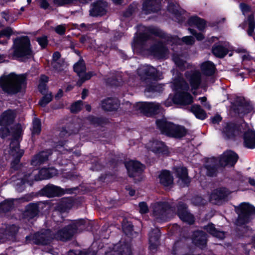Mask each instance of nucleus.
I'll return each instance as SVG.
<instances>
[{
	"instance_id": "nucleus-1",
	"label": "nucleus",
	"mask_w": 255,
	"mask_h": 255,
	"mask_svg": "<svg viewBox=\"0 0 255 255\" xmlns=\"http://www.w3.org/2000/svg\"><path fill=\"white\" fill-rule=\"evenodd\" d=\"M12 57L20 62H29L34 58L30 40L27 36L17 37L14 39Z\"/></svg>"
},
{
	"instance_id": "nucleus-2",
	"label": "nucleus",
	"mask_w": 255,
	"mask_h": 255,
	"mask_svg": "<svg viewBox=\"0 0 255 255\" xmlns=\"http://www.w3.org/2000/svg\"><path fill=\"white\" fill-rule=\"evenodd\" d=\"M26 77L14 73L3 74L0 77V87L5 93L14 95L19 92L25 86Z\"/></svg>"
},
{
	"instance_id": "nucleus-3",
	"label": "nucleus",
	"mask_w": 255,
	"mask_h": 255,
	"mask_svg": "<svg viewBox=\"0 0 255 255\" xmlns=\"http://www.w3.org/2000/svg\"><path fill=\"white\" fill-rule=\"evenodd\" d=\"M238 155L234 151L229 150L225 152L219 160L215 158L210 159L207 162L205 167L207 170L206 173L208 176H214L217 171V162L221 166H234L238 159Z\"/></svg>"
},
{
	"instance_id": "nucleus-4",
	"label": "nucleus",
	"mask_w": 255,
	"mask_h": 255,
	"mask_svg": "<svg viewBox=\"0 0 255 255\" xmlns=\"http://www.w3.org/2000/svg\"><path fill=\"white\" fill-rule=\"evenodd\" d=\"M156 125L162 133L170 136L180 138L186 134V130L183 127L168 123L164 119L157 120Z\"/></svg>"
},
{
	"instance_id": "nucleus-5",
	"label": "nucleus",
	"mask_w": 255,
	"mask_h": 255,
	"mask_svg": "<svg viewBox=\"0 0 255 255\" xmlns=\"http://www.w3.org/2000/svg\"><path fill=\"white\" fill-rule=\"evenodd\" d=\"M84 224V221L83 220L74 221L71 224L56 232H52L54 233V238L62 241L68 240L78 232V228Z\"/></svg>"
},
{
	"instance_id": "nucleus-6",
	"label": "nucleus",
	"mask_w": 255,
	"mask_h": 255,
	"mask_svg": "<svg viewBox=\"0 0 255 255\" xmlns=\"http://www.w3.org/2000/svg\"><path fill=\"white\" fill-rule=\"evenodd\" d=\"M152 208L153 214L158 222L165 221L172 216L171 205L167 202L156 203Z\"/></svg>"
},
{
	"instance_id": "nucleus-7",
	"label": "nucleus",
	"mask_w": 255,
	"mask_h": 255,
	"mask_svg": "<svg viewBox=\"0 0 255 255\" xmlns=\"http://www.w3.org/2000/svg\"><path fill=\"white\" fill-rule=\"evenodd\" d=\"M137 73L141 79L146 83H150L152 80H158L163 78L162 73L151 66L144 65L138 69Z\"/></svg>"
},
{
	"instance_id": "nucleus-8",
	"label": "nucleus",
	"mask_w": 255,
	"mask_h": 255,
	"mask_svg": "<svg viewBox=\"0 0 255 255\" xmlns=\"http://www.w3.org/2000/svg\"><path fill=\"white\" fill-rule=\"evenodd\" d=\"M54 239V233L49 230H42L33 235L26 237V241L28 243H32L35 244L46 245Z\"/></svg>"
},
{
	"instance_id": "nucleus-9",
	"label": "nucleus",
	"mask_w": 255,
	"mask_h": 255,
	"mask_svg": "<svg viewBox=\"0 0 255 255\" xmlns=\"http://www.w3.org/2000/svg\"><path fill=\"white\" fill-rule=\"evenodd\" d=\"M238 214L237 224L241 225L248 223L250 220V216L255 214V209L251 205L243 203L236 209Z\"/></svg>"
},
{
	"instance_id": "nucleus-10",
	"label": "nucleus",
	"mask_w": 255,
	"mask_h": 255,
	"mask_svg": "<svg viewBox=\"0 0 255 255\" xmlns=\"http://www.w3.org/2000/svg\"><path fill=\"white\" fill-rule=\"evenodd\" d=\"M135 110L149 116L156 114L161 111V107L158 103L138 102L133 106Z\"/></svg>"
},
{
	"instance_id": "nucleus-11",
	"label": "nucleus",
	"mask_w": 255,
	"mask_h": 255,
	"mask_svg": "<svg viewBox=\"0 0 255 255\" xmlns=\"http://www.w3.org/2000/svg\"><path fill=\"white\" fill-rule=\"evenodd\" d=\"M19 229V227L15 224H2L0 227V243L14 238Z\"/></svg>"
},
{
	"instance_id": "nucleus-12",
	"label": "nucleus",
	"mask_w": 255,
	"mask_h": 255,
	"mask_svg": "<svg viewBox=\"0 0 255 255\" xmlns=\"http://www.w3.org/2000/svg\"><path fill=\"white\" fill-rule=\"evenodd\" d=\"M147 51L151 56L157 59L165 58L169 51L166 44L161 41H158L151 45Z\"/></svg>"
},
{
	"instance_id": "nucleus-13",
	"label": "nucleus",
	"mask_w": 255,
	"mask_h": 255,
	"mask_svg": "<svg viewBox=\"0 0 255 255\" xmlns=\"http://www.w3.org/2000/svg\"><path fill=\"white\" fill-rule=\"evenodd\" d=\"M147 31L150 34L164 39L166 42V44L177 45L179 41V39L177 36L168 34L157 27H149Z\"/></svg>"
},
{
	"instance_id": "nucleus-14",
	"label": "nucleus",
	"mask_w": 255,
	"mask_h": 255,
	"mask_svg": "<svg viewBox=\"0 0 255 255\" xmlns=\"http://www.w3.org/2000/svg\"><path fill=\"white\" fill-rule=\"evenodd\" d=\"M107 2L103 0H97L90 5L89 15L93 17H102L106 14Z\"/></svg>"
},
{
	"instance_id": "nucleus-15",
	"label": "nucleus",
	"mask_w": 255,
	"mask_h": 255,
	"mask_svg": "<svg viewBox=\"0 0 255 255\" xmlns=\"http://www.w3.org/2000/svg\"><path fill=\"white\" fill-rule=\"evenodd\" d=\"M23 153V150L19 149V144L18 140H12L10 144L9 154L13 157L11 161L13 167L19 163Z\"/></svg>"
},
{
	"instance_id": "nucleus-16",
	"label": "nucleus",
	"mask_w": 255,
	"mask_h": 255,
	"mask_svg": "<svg viewBox=\"0 0 255 255\" xmlns=\"http://www.w3.org/2000/svg\"><path fill=\"white\" fill-rule=\"evenodd\" d=\"M125 166L130 177H134L140 174L143 170L144 166L137 161L130 160L126 162Z\"/></svg>"
},
{
	"instance_id": "nucleus-17",
	"label": "nucleus",
	"mask_w": 255,
	"mask_h": 255,
	"mask_svg": "<svg viewBox=\"0 0 255 255\" xmlns=\"http://www.w3.org/2000/svg\"><path fill=\"white\" fill-rule=\"evenodd\" d=\"M229 193V191L225 188L216 189L211 194L210 201L213 204H219L221 201L225 199Z\"/></svg>"
},
{
	"instance_id": "nucleus-18",
	"label": "nucleus",
	"mask_w": 255,
	"mask_h": 255,
	"mask_svg": "<svg viewBox=\"0 0 255 255\" xmlns=\"http://www.w3.org/2000/svg\"><path fill=\"white\" fill-rule=\"evenodd\" d=\"M73 69L80 78L77 82V85L79 86H80L86 80L90 79L92 76L91 72L86 73L85 65H74Z\"/></svg>"
},
{
	"instance_id": "nucleus-19",
	"label": "nucleus",
	"mask_w": 255,
	"mask_h": 255,
	"mask_svg": "<svg viewBox=\"0 0 255 255\" xmlns=\"http://www.w3.org/2000/svg\"><path fill=\"white\" fill-rule=\"evenodd\" d=\"M159 9L158 0H144L143 2L142 10L145 14L156 12Z\"/></svg>"
},
{
	"instance_id": "nucleus-20",
	"label": "nucleus",
	"mask_w": 255,
	"mask_h": 255,
	"mask_svg": "<svg viewBox=\"0 0 255 255\" xmlns=\"http://www.w3.org/2000/svg\"><path fill=\"white\" fill-rule=\"evenodd\" d=\"M177 214L180 219L189 224H192L194 221V217L187 210L185 204L182 202L178 203Z\"/></svg>"
},
{
	"instance_id": "nucleus-21",
	"label": "nucleus",
	"mask_w": 255,
	"mask_h": 255,
	"mask_svg": "<svg viewBox=\"0 0 255 255\" xmlns=\"http://www.w3.org/2000/svg\"><path fill=\"white\" fill-rule=\"evenodd\" d=\"M239 133L238 127L233 123L225 124L222 129L223 135L226 138H232Z\"/></svg>"
},
{
	"instance_id": "nucleus-22",
	"label": "nucleus",
	"mask_w": 255,
	"mask_h": 255,
	"mask_svg": "<svg viewBox=\"0 0 255 255\" xmlns=\"http://www.w3.org/2000/svg\"><path fill=\"white\" fill-rule=\"evenodd\" d=\"M186 77L190 82L193 89H197L201 82V74L198 71H193L186 73Z\"/></svg>"
},
{
	"instance_id": "nucleus-23",
	"label": "nucleus",
	"mask_w": 255,
	"mask_h": 255,
	"mask_svg": "<svg viewBox=\"0 0 255 255\" xmlns=\"http://www.w3.org/2000/svg\"><path fill=\"white\" fill-rule=\"evenodd\" d=\"M43 194L48 197L59 196L64 194L66 191L59 186L52 184L46 186L42 190Z\"/></svg>"
},
{
	"instance_id": "nucleus-24",
	"label": "nucleus",
	"mask_w": 255,
	"mask_h": 255,
	"mask_svg": "<svg viewBox=\"0 0 255 255\" xmlns=\"http://www.w3.org/2000/svg\"><path fill=\"white\" fill-rule=\"evenodd\" d=\"M131 248L129 245L118 244L114 246L112 251L106 253L105 255H131Z\"/></svg>"
},
{
	"instance_id": "nucleus-25",
	"label": "nucleus",
	"mask_w": 255,
	"mask_h": 255,
	"mask_svg": "<svg viewBox=\"0 0 255 255\" xmlns=\"http://www.w3.org/2000/svg\"><path fill=\"white\" fill-rule=\"evenodd\" d=\"M57 174V171L54 168H42L38 174L34 176L33 180L38 181L49 179Z\"/></svg>"
},
{
	"instance_id": "nucleus-26",
	"label": "nucleus",
	"mask_w": 255,
	"mask_h": 255,
	"mask_svg": "<svg viewBox=\"0 0 255 255\" xmlns=\"http://www.w3.org/2000/svg\"><path fill=\"white\" fill-rule=\"evenodd\" d=\"M187 23L190 26H195L200 31H204L207 26V21L197 15L190 17L187 20Z\"/></svg>"
},
{
	"instance_id": "nucleus-27",
	"label": "nucleus",
	"mask_w": 255,
	"mask_h": 255,
	"mask_svg": "<svg viewBox=\"0 0 255 255\" xmlns=\"http://www.w3.org/2000/svg\"><path fill=\"white\" fill-rule=\"evenodd\" d=\"M101 107L104 111H113L117 110L120 103L118 99L115 98H108L101 102Z\"/></svg>"
},
{
	"instance_id": "nucleus-28",
	"label": "nucleus",
	"mask_w": 255,
	"mask_h": 255,
	"mask_svg": "<svg viewBox=\"0 0 255 255\" xmlns=\"http://www.w3.org/2000/svg\"><path fill=\"white\" fill-rule=\"evenodd\" d=\"M243 138L245 146L249 148H255V131L249 129L244 133Z\"/></svg>"
},
{
	"instance_id": "nucleus-29",
	"label": "nucleus",
	"mask_w": 255,
	"mask_h": 255,
	"mask_svg": "<svg viewBox=\"0 0 255 255\" xmlns=\"http://www.w3.org/2000/svg\"><path fill=\"white\" fill-rule=\"evenodd\" d=\"M176 174L179 178L178 183L182 186L188 185L190 180L187 175V170L185 167H177L175 170Z\"/></svg>"
},
{
	"instance_id": "nucleus-30",
	"label": "nucleus",
	"mask_w": 255,
	"mask_h": 255,
	"mask_svg": "<svg viewBox=\"0 0 255 255\" xmlns=\"http://www.w3.org/2000/svg\"><path fill=\"white\" fill-rule=\"evenodd\" d=\"M174 100L178 104L186 105L191 104L193 102V98L190 94L183 92L176 94Z\"/></svg>"
},
{
	"instance_id": "nucleus-31",
	"label": "nucleus",
	"mask_w": 255,
	"mask_h": 255,
	"mask_svg": "<svg viewBox=\"0 0 255 255\" xmlns=\"http://www.w3.org/2000/svg\"><path fill=\"white\" fill-rule=\"evenodd\" d=\"M193 242L196 246L202 248L207 243V235L203 231H197L193 235Z\"/></svg>"
},
{
	"instance_id": "nucleus-32",
	"label": "nucleus",
	"mask_w": 255,
	"mask_h": 255,
	"mask_svg": "<svg viewBox=\"0 0 255 255\" xmlns=\"http://www.w3.org/2000/svg\"><path fill=\"white\" fill-rule=\"evenodd\" d=\"M160 183L164 187H171L173 183V177L170 172L163 170L159 175Z\"/></svg>"
},
{
	"instance_id": "nucleus-33",
	"label": "nucleus",
	"mask_w": 255,
	"mask_h": 255,
	"mask_svg": "<svg viewBox=\"0 0 255 255\" xmlns=\"http://www.w3.org/2000/svg\"><path fill=\"white\" fill-rule=\"evenodd\" d=\"M160 236V231L157 228L152 230L149 233V248L151 250H154L158 246Z\"/></svg>"
},
{
	"instance_id": "nucleus-34",
	"label": "nucleus",
	"mask_w": 255,
	"mask_h": 255,
	"mask_svg": "<svg viewBox=\"0 0 255 255\" xmlns=\"http://www.w3.org/2000/svg\"><path fill=\"white\" fill-rule=\"evenodd\" d=\"M14 118V113L11 110L3 112L0 116V126H7L12 124Z\"/></svg>"
},
{
	"instance_id": "nucleus-35",
	"label": "nucleus",
	"mask_w": 255,
	"mask_h": 255,
	"mask_svg": "<svg viewBox=\"0 0 255 255\" xmlns=\"http://www.w3.org/2000/svg\"><path fill=\"white\" fill-rule=\"evenodd\" d=\"M148 148L155 153H163L166 150V147L163 142L154 140L148 144Z\"/></svg>"
},
{
	"instance_id": "nucleus-36",
	"label": "nucleus",
	"mask_w": 255,
	"mask_h": 255,
	"mask_svg": "<svg viewBox=\"0 0 255 255\" xmlns=\"http://www.w3.org/2000/svg\"><path fill=\"white\" fill-rule=\"evenodd\" d=\"M212 52L216 57L222 58L224 57L228 53L229 50L223 45L216 43L212 47Z\"/></svg>"
},
{
	"instance_id": "nucleus-37",
	"label": "nucleus",
	"mask_w": 255,
	"mask_h": 255,
	"mask_svg": "<svg viewBox=\"0 0 255 255\" xmlns=\"http://www.w3.org/2000/svg\"><path fill=\"white\" fill-rule=\"evenodd\" d=\"M51 154V150L42 151L38 154L35 155L31 160V164L36 166L43 163L48 159L49 156Z\"/></svg>"
},
{
	"instance_id": "nucleus-38",
	"label": "nucleus",
	"mask_w": 255,
	"mask_h": 255,
	"mask_svg": "<svg viewBox=\"0 0 255 255\" xmlns=\"http://www.w3.org/2000/svg\"><path fill=\"white\" fill-rule=\"evenodd\" d=\"M39 213L38 207L36 204H30L26 207L24 215L25 217L32 219L37 216Z\"/></svg>"
},
{
	"instance_id": "nucleus-39",
	"label": "nucleus",
	"mask_w": 255,
	"mask_h": 255,
	"mask_svg": "<svg viewBox=\"0 0 255 255\" xmlns=\"http://www.w3.org/2000/svg\"><path fill=\"white\" fill-rule=\"evenodd\" d=\"M204 229L213 237L220 239H223L225 237V234L223 232L217 230L213 224H209L204 227Z\"/></svg>"
},
{
	"instance_id": "nucleus-40",
	"label": "nucleus",
	"mask_w": 255,
	"mask_h": 255,
	"mask_svg": "<svg viewBox=\"0 0 255 255\" xmlns=\"http://www.w3.org/2000/svg\"><path fill=\"white\" fill-rule=\"evenodd\" d=\"M253 110L252 106L249 103L243 101L237 106L236 111L240 114H247L250 113Z\"/></svg>"
},
{
	"instance_id": "nucleus-41",
	"label": "nucleus",
	"mask_w": 255,
	"mask_h": 255,
	"mask_svg": "<svg viewBox=\"0 0 255 255\" xmlns=\"http://www.w3.org/2000/svg\"><path fill=\"white\" fill-rule=\"evenodd\" d=\"M150 35L147 33H140L139 35L134 39V46H143L146 42L149 39Z\"/></svg>"
},
{
	"instance_id": "nucleus-42",
	"label": "nucleus",
	"mask_w": 255,
	"mask_h": 255,
	"mask_svg": "<svg viewBox=\"0 0 255 255\" xmlns=\"http://www.w3.org/2000/svg\"><path fill=\"white\" fill-rule=\"evenodd\" d=\"M191 111L194 114L197 118L200 120H204L207 117L205 112L199 105H193L191 108Z\"/></svg>"
},
{
	"instance_id": "nucleus-43",
	"label": "nucleus",
	"mask_w": 255,
	"mask_h": 255,
	"mask_svg": "<svg viewBox=\"0 0 255 255\" xmlns=\"http://www.w3.org/2000/svg\"><path fill=\"white\" fill-rule=\"evenodd\" d=\"M248 28L247 30L248 34L250 36H253L255 29V20L254 13H251L248 15L247 18Z\"/></svg>"
},
{
	"instance_id": "nucleus-44",
	"label": "nucleus",
	"mask_w": 255,
	"mask_h": 255,
	"mask_svg": "<svg viewBox=\"0 0 255 255\" xmlns=\"http://www.w3.org/2000/svg\"><path fill=\"white\" fill-rule=\"evenodd\" d=\"M18 176L19 177L16 181L17 185L19 184L23 185L26 183L31 185L33 183V177H31V173L30 172L24 175L22 177L20 176V175H18Z\"/></svg>"
},
{
	"instance_id": "nucleus-45",
	"label": "nucleus",
	"mask_w": 255,
	"mask_h": 255,
	"mask_svg": "<svg viewBox=\"0 0 255 255\" xmlns=\"http://www.w3.org/2000/svg\"><path fill=\"white\" fill-rule=\"evenodd\" d=\"M18 176L19 177L16 181L17 185L19 184L23 185L26 183L31 185L33 183V177H31V173L30 172L24 175L22 177L20 176V175H18Z\"/></svg>"
},
{
	"instance_id": "nucleus-46",
	"label": "nucleus",
	"mask_w": 255,
	"mask_h": 255,
	"mask_svg": "<svg viewBox=\"0 0 255 255\" xmlns=\"http://www.w3.org/2000/svg\"><path fill=\"white\" fill-rule=\"evenodd\" d=\"M14 199H7L0 203V211L6 212L9 211L13 207Z\"/></svg>"
},
{
	"instance_id": "nucleus-47",
	"label": "nucleus",
	"mask_w": 255,
	"mask_h": 255,
	"mask_svg": "<svg viewBox=\"0 0 255 255\" xmlns=\"http://www.w3.org/2000/svg\"><path fill=\"white\" fill-rule=\"evenodd\" d=\"M203 73L206 76H211L216 72L215 65H201Z\"/></svg>"
},
{
	"instance_id": "nucleus-48",
	"label": "nucleus",
	"mask_w": 255,
	"mask_h": 255,
	"mask_svg": "<svg viewBox=\"0 0 255 255\" xmlns=\"http://www.w3.org/2000/svg\"><path fill=\"white\" fill-rule=\"evenodd\" d=\"M238 67L234 69L235 72L237 73L238 75L244 78L246 75L252 72V70L249 68L244 67L243 65H237Z\"/></svg>"
},
{
	"instance_id": "nucleus-49",
	"label": "nucleus",
	"mask_w": 255,
	"mask_h": 255,
	"mask_svg": "<svg viewBox=\"0 0 255 255\" xmlns=\"http://www.w3.org/2000/svg\"><path fill=\"white\" fill-rule=\"evenodd\" d=\"M33 126L32 128V135H38L41 131V123L39 119H35L33 121Z\"/></svg>"
},
{
	"instance_id": "nucleus-50",
	"label": "nucleus",
	"mask_w": 255,
	"mask_h": 255,
	"mask_svg": "<svg viewBox=\"0 0 255 255\" xmlns=\"http://www.w3.org/2000/svg\"><path fill=\"white\" fill-rule=\"evenodd\" d=\"M36 41L38 42L42 49L46 48L49 42L48 37L45 35H42L41 36L37 37L36 38Z\"/></svg>"
},
{
	"instance_id": "nucleus-51",
	"label": "nucleus",
	"mask_w": 255,
	"mask_h": 255,
	"mask_svg": "<svg viewBox=\"0 0 255 255\" xmlns=\"http://www.w3.org/2000/svg\"><path fill=\"white\" fill-rule=\"evenodd\" d=\"M52 99V93H49L45 94L39 101V104L41 107H45L47 104L51 101Z\"/></svg>"
},
{
	"instance_id": "nucleus-52",
	"label": "nucleus",
	"mask_w": 255,
	"mask_h": 255,
	"mask_svg": "<svg viewBox=\"0 0 255 255\" xmlns=\"http://www.w3.org/2000/svg\"><path fill=\"white\" fill-rule=\"evenodd\" d=\"M53 2L58 6L71 4H77V0H53Z\"/></svg>"
},
{
	"instance_id": "nucleus-53",
	"label": "nucleus",
	"mask_w": 255,
	"mask_h": 255,
	"mask_svg": "<svg viewBox=\"0 0 255 255\" xmlns=\"http://www.w3.org/2000/svg\"><path fill=\"white\" fill-rule=\"evenodd\" d=\"M83 105V102L81 101H78L73 104L71 107V111L72 113H77L81 109Z\"/></svg>"
},
{
	"instance_id": "nucleus-54",
	"label": "nucleus",
	"mask_w": 255,
	"mask_h": 255,
	"mask_svg": "<svg viewBox=\"0 0 255 255\" xmlns=\"http://www.w3.org/2000/svg\"><path fill=\"white\" fill-rule=\"evenodd\" d=\"M240 8L244 15L246 13L250 12L252 11V7L251 5L245 3L241 2L239 5Z\"/></svg>"
},
{
	"instance_id": "nucleus-55",
	"label": "nucleus",
	"mask_w": 255,
	"mask_h": 255,
	"mask_svg": "<svg viewBox=\"0 0 255 255\" xmlns=\"http://www.w3.org/2000/svg\"><path fill=\"white\" fill-rule=\"evenodd\" d=\"M135 11V7L132 5L131 4H130L128 5V8L125 10L123 13V16L124 17H130L133 13H134Z\"/></svg>"
},
{
	"instance_id": "nucleus-56",
	"label": "nucleus",
	"mask_w": 255,
	"mask_h": 255,
	"mask_svg": "<svg viewBox=\"0 0 255 255\" xmlns=\"http://www.w3.org/2000/svg\"><path fill=\"white\" fill-rule=\"evenodd\" d=\"M172 60L174 64H189L181 58L180 56L177 53H173L172 55Z\"/></svg>"
},
{
	"instance_id": "nucleus-57",
	"label": "nucleus",
	"mask_w": 255,
	"mask_h": 255,
	"mask_svg": "<svg viewBox=\"0 0 255 255\" xmlns=\"http://www.w3.org/2000/svg\"><path fill=\"white\" fill-rule=\"evenodd\" d=\"M55 32L60 35H63L66 32V27L65 25L60 24L55 27L54 29Z\"/></svg>"
},
{
	"instance_id": "nucleus-58",
	"label": "nucleus",
	"mask_w": 255,
	"mask_h": 255,
	"mask_svg": "<svg viewBox=\"0 0 255 255\" xmlns=\"http://www.w3.org/2000/svg\"><path fill=\"white\" fill-rule=\"evenodd\" d=\"M182 41L187 45H192L195 42L194 38L192 36H186L182 38Z\"/></svg>"
},
{
	"instance_id": "nucleus-59",
	"label": "nucleus",
	"mask_w": 255,
	"mask_h": 255,
	"mask_svg": "<svg viewBox=\"0 0 255 255\" xmlns=\"http://www.w3.org/2000/svg\"><path fill=\"white\" fill-rule=\"evenodd\" d=\"M192 203L196 205H204L206 203V201L201 197L197 196L193 198L192 200Z\"/></svg>"
},
{
	"instance_id": "nucleus-60",
	"label": "nucleus",
	"mask_w": 255,
	"mask_h": 255,
	"mask_svg": "<svg viewBox=\"0 0 255 255\" xmlns=\"http://www.w3.org/2000/svg\"><path fill=\"white\" fill-rule=\"evenodd\" d=\"M2 34L3 37H6L9 38L10 36L12 34V30L11 27H7L1 30Z\"/></svg>"
},
{
	"instance_id": "nucleus-61",
	"label": "nucleus",
	"mask_w": 255,
	"mask_h": 255,
	"mask_svg": "<svg viewBox=\"0 0 255 255\" xmlns=\"http://www.w3.org/2000/svg\"><path fill=\"white\" fill-rule=\"evenodd\" d=\"M241 59L242 61H251L253 60L255 62L254 58L249 54V52L247 51L246 52L244 53V54L241 56Z\"/></svg>"
},
{
	"instance_id": "nucleus-62",
	"label": "nucleus",
	"mask_w": 255,
	"mask_h": 255,
	"mask_svg": "<svg viewBox=\"0 0 255 255\" xmlns=\"http://www.w3.org/2000/svg\"><path fill=\"white\" fill-rule=\"evenodd\" d=\"M168 10L173 14H177L178 10L177 9L175 4L173 2H169L167 6Z\"/></svg>"
},
{
	"instance_id": "nucleus-63",
	"label": "nucleus",
	"mask_w": 255,
	"mask_h": 255,
	"mask_svg": "<svg viewBox=\"0 0 255 255\" xmlns=\"http://www.w3.org/2000/svg\"><path fill=\"white\" fill-rule=\"evenodd\" d=\"M9 132L8 128L7 126H2L0 128V135L1 137L4 138L7 136Z\"/></svg>"
},
{
	"instance_id": "nucleus-64",
	"label": "nucleus",
	"mask_w": 255,
	"mask_h": 255,
	"mask_svg": "<svg viewBox=\"0 0 255 255\" xmlns=\"http://www.w3.org/2000/svg\"><path fill=\"white\" fill-rule=\"evenodd\" d=\"M139 212L141 214L146 213L148 211L147 204L145 202H141L139 204Z\"/></svg>"
}]
</instances>
